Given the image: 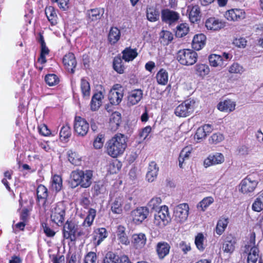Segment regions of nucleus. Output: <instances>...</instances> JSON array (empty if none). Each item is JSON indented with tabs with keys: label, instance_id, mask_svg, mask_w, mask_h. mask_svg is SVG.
<instances>
[{
	"label": "nucleus",
	"instance_id": "obj_1",
	"mask_svg": "<svg viewBox=\"0 0 263 263\" xmlns=\"http://www.w3.org/2000/svg\"><path fill=\"white\" fill-rule=\"evenodd\" d=\"M127 138L123 134L118 133L108 140L106 143L107 154L112 158L122 155L127 147Z\"/></svg>",
	"mask_w": 263,
	"mask_h": 263
},
{
	"label": "nucleus",
	"instance_id": "obj_2",
	"mask_svg": "<svg viewBox=\"0 0 263 263\" xmlns=\"http://www.w3.org/2000/svg\"><path fill=\"white\" fill-rule=\"evenodd\" d=\"M70 181L73 187L80 185L82 187L87 188L91 184L92 172L90 170H77L70 174Z\"/></svg>",
	"mask_w": 263,
	"mask_h": 263
},
{
	"label": "nucleus",
	"instance_id": "obj_3",
	"mask_svg": "<svg viewBox=\"0 0 263 263\" xmlns=\"http://www.w3.org/2000/svg\"><path fill=\"white\" fill-rule=\"evenodd\" d=\"M258 183V175L253 173L242 179L239 184V191L243 194L254 192Z\"/></svg>",
	"mask_w": 263,
	"mask_h": 263
},
{
	"label": "nucleus",
	"instance_id": "obj_4",
	"mask_svg": "<svg viewBox=\"0 0 263 263\" xmlns=\"http://www.w3.org/2000/svg\"><path fill=\"white\" fill-rule=\"evenodd\" d=\"M197 53L193 50L184 49L178 52L177 59L181 65L191 66L197 62Z\"/></svg>",
	"mask_w": 263,
	"mask_h": 263
},
{
	"label": "nucleus",
	"instance_id": "obj_5",
	"mask_svg": "<svg viewBox=\"0 0 263 263\" xmlns=\"http://www.w3.org/2000/svg\"><path fill=\"white\" fill-rule=\"evenodd\" d=\"M171 220L168 208L163 205L161 206L157 213L154 215L153 223L156 226L162 228L167 225Z\"/></svg>",
	"mask_w": 263,
	"mask_h": 263
},
{
	"label": "nucleus",
	"instance_id": "obj_6",
	"mask_svg": "<svg viewBox=\"0 0 263 263\" xmlns=\"http://www.w3.org/2000/svg\"><path fill=\"white\" fill-rule=\"evenodd\" d=\"M190 207L187 203H181L176 206L173 211L174 220L179 223L186 221L189 214Z\"/></svg>",
	"mask_w": 263,
	"mask_h": 263
},
{
	"label": "nucleus",
	"instance_id": "obj_7",
	"mask_svg": "<svg viewBox=\"0 0 263 263\" xmlns=\"http://www.w3.org/2000/svg\"><path fill=\"white\" fill-rule=\"evenodd\" d=\"M195 101L187 100L179 105L175 110V114L179 117H186L190 116L194 110Z\"/></svg>",
	"mask_w": 263,
	"mask_h": 263
},
{
	"label": "nucleus",
	"instance_id": "obj_8",
	"mask_svg": "<svg viewBox=\"0 0 263 263\" xmlns=\"http://www.w3.org/2000/svg\"><path fill=\"white\" fill-rule=\"evenodd\" d=\"M65 206L63 203L59 202L51 210V219L58 225L62 224L65 218Z\"/></svg>",
	"mask_w": 263,
	"mask_h": 263
},
{
	"label": "nucleus",
	"instance_id": "obj_9",
	"mask_svg": "<svg viewBox=\"0 0 263 263\" xmlns=\"http://www.w3.org/2000/svg\"><path fill=\"white\" fill-rule=\"evenodd\" d=\"M255 240L253 239L245 247L244 252L247 254L248 263H256L261 258L258 248L255 246Z\"/></svg>",
	"mask_w": 263,
	"mask_h": 263
},
{
	"label": "nucleus",
	"instance_id": "obj_10",
	"mask_svg": "<svg viewBox=\"0 0 263 263\" xmlns=\"http://www.w3.org/2000/svg\"><path fill=\"white\" fill-rule=\"evenodd\" d=\"M78 231V226L74 222L67 221L63 227V235L65 239H69L71 241L74 240L75 236L77 234L80 236L83 233Z\"/></svg>",
	"mask_w": 263,
	"mask_h": 263
},
{
	"label": "nucleus",
	"instance_id": "obj_11",
	"mask_svg": "<svg viewBox=\"0 0 263 263\" xmlns=\"http://www.w3.org/2000/svg\"><path fill=\"white\" fill-rule=\"evenodd\" d=\"M89 128V123L81 117L75 118L74 124V132L79 136L84 137L88 133Z\"/></svg>",
	"mask_w": 263,
	"mask_h": 263
},
{
	"label": "nucleus",
	"instance_id": "obj_12",
	"mask_svg": "<svg viewBox=\"0 0 263 263\" xmlns=\"http://www.w3.org/2000/svg\"><path fill=\"white\" fill-rule=\"evenodd\" d=\"M123 97V90L122 87L116 84L110 90L108 94V99L112 105H118L121 102Z\"/></svg>",
	"mask_w": 263,
	"mask_h": 263
},
{
	"label": "nucleus",
	"instance_id": "obj_13",
	"mask_svg": "<svg viewBox=\"0 0 263 263\" xmlns=\"http://www.w3.org/2000/svg\"><path fill=\"white\" fill-rule=\"evenodd\" d=\"M225 161L224 155L221 153H215L211 154L205 158L203 161V165L205 167H208L212 165H216L223 163Z\"/></svg>",
	"mask_w": 263,
	"mask_h": 263
},
{
	"label": "nucleus",
	"instance_id": "obj_14",
	"mask_svg": "<svg viewBox=\"0 0 263 263\" xmlns=\"http://www.w3.org/2000/svg\"><path fill=\"white\" fill-rule=\"evenodd\" d=\"M149 213V211L146 207H139L133 210L131 213L133 221L136 224L141 223L146 218Z\"/></svg>",
	"mask_w": 263,
	"mask_h": 263
},
{
	"label": "nucleus",
	"instance_id": "obj_15",
	"mask_svg": "<svg viewBox=\"0 0 263 263\" xmlns=\"http://www.w3.org/2000/svg\"><path fill=\"white\" fill-rule=\"evenodd\" d=\"M143 95V91L140 89L132 90L127 96V106H132L137 104L142 99Z\"/></svg>",
	"mask_w": 263,
	"mask_h": 263
},
{
	"label": "nucleus",
	"instance_id": "obj_16",
	"mask_svg": "<svg viewBox=\"0 0 263 263\" xmlns=\"http://www.w3.org/2000/svg\"><path fill=\"white\" fill-rule=\"evenodd\" d=\"M179 14L174 11L168 9H165L162 10L161 18L162 21L168 23L172 24L177 21L179 18Z\"/></svg>",
	"mask_w": 263,
	"mask_h": 263
},
{
	"label": "nucleus",
	"instance_id": "obj_17",
	"mask_svg": "<svg viewBox=\"0 0 263 263\" xmlns=\"http://www.w3.org/2000/svg\"><path fill=\"white\" fill-rule=\"evenodd\" d=\"M189 18L192 23H197L200 19V9L197 5H190L187 7Z\"/></svg>",
	"mask_w": 263,
	"mask_h": 263
},
{
	"label": "nucleus",
	"instance_id": "obj_18",
	"mask_svg": "<svg viewBox=\"0 0 263 263\" xmlns=\"http://www.w3.org/2000/svg\"><path fill=\"white\" fill-rule=\"evenodd\" d=\"M224 16L228 21H237L245 17V12L242 9H232L226 11Z\"/></svg>",
	"mask_w": 263,
	"mask_h": 263
},
{
	"label": "nucleus",
	"instance_id": "obj_19",
	"mask_svg": "<svg viewBox=\"0 0 263 263\" xmlns=\"http://www.w3.org/2000/svg\"><path fill=\"white\" fill-rule=\"evenodd\" d=\"M63 62L66 69L73 73L77 65V61L74 55L72 53L66 54L63 58Z\"/></svg>",
	"mask_w": 263,
	"mask_h": 263
},
{
	"label": "nucleus",
	"instance_id": "obj_20",
	"mask_svg": "<svg viewBox=\"0 0 263 263\" xmlns=\"http://www.w3.org/2000/svg\"><path fill=\"white\" fill-rule=\"evenodd\" d=\"M147 238L144 233L134 234L132 237V244L136 249H141L146 245Z\"/></svg>",
	"mask_w": 263,
	"mask_h": 263
},
{
	"label": "nucleus",
	"instance_id": "obj_21",
	"mask_svg": "<svg viewBox=\"0 0 263 263\" xmlns=\"http://www.w3.org/2000/svg\"><path fill=\"white\" fill-rule=\"evenodd\" d=\"M159 167L154 161L151 162L147 167V171L146 174V180L149 182L154 181L158 176Z\"/></svg>",
	"mask_w": 263,
	"mask_h": 263
},
{
	"label": "nucleus",
	"instance_id": "obj_22",
	"mask_svg": "<svg viewBox=\"0 0 263 263\" xmlns=\"http://www.w3.org/2000/svg\"><path fill=\"white\" fill-rule=\"evenodd\" d=\"M205 25L208 30L217 31L223 28L225 23L215 17H210L205 21Z\"/></svg>",
	"mask_w": 263,
	"mask_h": 263
},
{
	"label": "nucleus",
	"instance_id": "obj_23",
	"mask_svg": "<svg viewBox=\"0 0 263 263\" xmlns=\"http://www.w3.org/2000/svg\"><path fill=\"white\" fill-rule=\"evenodd\" d=\"M108 233L106 229L104 228H98L94 230L92 238L94 243L99 246L107 237Z\"/></svg>",
	"mask_w": 263,
	"mask_h": 263
},
{
	"label": "nucleus",
	"instance_id": "obj_24",
	"mask_svg": "<svg viewBox=\"0 0 263 263\" xmlns=\"http://www.w3.org/2000/svg\"><path fill=\"white\" fill-rule=\"evenodd\" d=\"M236 243V240L232 236H227L222 244V250L227 253H232L235 250Z\"/></svg>",
	"mask_w": 263,
	"mask_h": 263
},
{
	"label": "nucleus",
	"instance_id": "obj_25",
	"mask_svg": "<svg viewBox=\"0 0 263 263\" xmlns=\"http://www.w3.org/2000/svg\"><path fill=\"white\" fill-rule=\"evenodd\" d=\"M236 103L231 100H226L220 102L217 105V108L220 111L230 112L235 109Z\"/></svg>",
	"mask_w": 263,
	"mask_h": 263
},
{
	"label": "nucleus",
	"instance_id": "obj_26",
	"mask_svg": "<svg viewBox=\"0 0 263 263\" xmlns=\"http://www.w3.org/2000/svg\"><path fill=\"white\" fill-rule=\"evenodd\" d=\"M193 150V147L191 145L186 146L181 150L178 158L179 166L180 168H183V163L189 159Z\"/></svg>",
	"mask_w": 263,
	"mask_h": 263
},
{
	"label": "nucleus",
	"instance_id": "obj_27",
	"mask_svg": "<svg viewBox=\"0 0 263 263\" xmlns=\"http://www.w3.org/2000/svg\"><path fill=\"white\" fill-rule=\"evenodd\" d=\"M171 247L166 242H158L156 246V252L158 257L162 259L167 256L170 252Z\"/></svg>",
	"mask_w": 263,
	"mask_h": 263
},
{
	"label": "nucleus",
	"instance_id": "obj_28",
	"mask_svg": "<svg viewBox=\"0 0 263 263\" xmlns=\"http://www.w3.org/2000/svg\"><path fill=\"white\" fill-rule=\"evenodd\" d=\"M206 36L202 33L195 35L192 41V47L195 50H199L205 45Z\"/></svg>",
	"mask_w": 263,
	"mask_h": 263
},
{
	"label": "nucleus",
	"instance_id": "obj_29",
	"mask_svg": "<svg viewBox=\"0 0 263 263\" xmlns=\"http://www.w3.org/2000/svg\"><path fill=\"white\" fill-rule=\"evenodd\" d=\"M104 13L103 8H95L87 10V16L90 21H98L101 19Z\"/></svg>",
	"mask_w": 263,
	"mask_h": 263
},
{
	"label": "nucleus",
	"instance_id": "obj_30",
	"mask_svg": "<svg viewBox=\"0 0 263 263\" xmlns=\"http://www.w3.org/2000/svg\"><path fill=\"white\" fill-rule=\"evenodd\" d=\"M209 61L210 65L214 67H223L227 65V62H223L222 57L216 54H212L209 55Z\"/></svg>",
	"mask_w": 263,
	"mask_h": 263
},
{
	"label": "nucleus",
	"instance_id": "obj_31",
	"mask_svg": "<svg viewBox=\"0 0 263 263\" xmlns=\"http://www.w3.org/2000/svg\"><path fill=\"white\" fill-rule=\"evenodd\" d=\"M124 198L123 196H118L112 201L111 204V211L117 214H120L122 212V205H123Z\"/></svg>",
	"mask_w": 263,
	"mask_h": 263
},
{
	"label": "nucleus",
	"instance_id": "obj_32",
	"mask_svg": "<svg viewBox=\"0 0 263 263\" xmlns=\"http://www.w3.org/2000/svg\"><path fill=\"white\" fill-rule=\"evenodd\" d=\"M125 228L122 226H118L117 236L120 243L128 246L130 243V240L125 233Z\"/></svg>",
	"mask_w": 263,
	"mask_h": 263
},
{
	"label": "nucleus",
	"instance_id": "obj_33",
	"mask_svg": "<svg viewBox=\"0 0 263 263\" xmlns=\"http://www.w3.org/2000/svg\"><path fill=\"white\" fill-rule=\"evenodd\" d=\"M103 98L104 96L101 92L96 93L93 96L90 103V108L92 111H96L100 108Z\"/></svg>",
	"mask_w": 263,
	"mask_h": 263
},
{
	"label": "nucleus",
	"instance_id": "obj_34",
	"mask_svg": "<svg viewBox=\"0 0 263 263\" xmlns=\"http://www.w3.org/2000/svg\"><path fill=\"white\" fill-rule=\"evenodd\" d=\"M122 53V59L128 62L133 61L138 55L137 50L130 48H126Z\"/></svg>",
	"mask_w": 263,
	"mask_h": 263
},
{
	"label": "nucleus",
	"instance_id": "obj_35",
	"mask_svg": "<svg viewBox=\"0 0 263 263\" xmlns=\"http://www.w3.org/2000/svg\"><path fill=\"white\" fill-rule=\"evenodd\" d=\"M121 122V116L119 112H114L111 115L109 119V125L112 130H117Z\"/></svg>",
	"mask_w": 263,
	"mask_h": 263
},
{
	"label": "nucleus",
	"instance_id": "obj_36",
	"mask_svg": "<svg viewBox=\"0 0 263 263\" xmlns=\"http://www.w3.org/2000/svg\"><path fill=\"white\" fill-rule=\"evenodd\" d=\"M68 161L73 165L79 166L82 163V157L77 152L69 150L67 153Z\"/></svg>",
	"mask_w": 263,
	"mask_h": 263
},
{
	"label": "nucleus",
	"instance_id": "obj_37",
	"mask_svg": "<svg viewBox=\"0 0 263 263\" xmlns=\"http://www.w3.org/2000/svg\"><path fill=\"white\" fill-rule=\"evenodd\" d=\"M120 36V30L117 27H111L108 33V39L111 44H115L119 40Z\"/></svg>",
	"mask_w": 263,
	"mask_h": 263
},
{
	"label": "nucleus",
	"instance_id": "obj_38",
	"mask_svg": "<svg viewBox=\"0 0 263 263\" xmlns=\"http://www.w3.org/2000/svg\"><path fill=\"white\" fill-rule=\"evenodd\" d=\"M195 74L201 78L208 75L210 72V68L207 65L203 64H197L194 67Z\"/></svg>",
	"mask_w": 263,
	"mask_h": 263
},
{
	"label": "nucleus",
	"instance_id": "obj_39",
	"mask_svg": "<svg viewBox=\"0 0 263 263\" xmlns=\"http://www.w3.org/2000/svg\"><path fill=\"white\" fill-rule=\"evenodd\" d=\"M156 78L159 84L165 85L168 80V72L166 70L162 68L157 72Z\"/></svg>",
	"mask_w": 263,
	"mask_h": 263
},
{
	"label": "nucleus",
	"instance_id": "obj_40",
	"mask_svg": "<svg viewBox=\"0 0 263 263\" xmlns=\"http://www.w3.org/2000/svg\"><path fill=\"white\" fill-rule=\"evenodd\" d=\"M146 16L149 21L156 22L159 19V12L156 7H149L147 9Z\"/></svg>",
	"mask_w": 263,
	"mask_h": 263
},
{
	"label": "nucleus",
	"instance_id": "obj_41",
	"mask_svg": "<svg viewBox=\"0 0 263 263\" xmlns=\"http://www.w3.org/2000/svg\"><path fill=\"white\" fill-rule=\"evenodd\" d=\"M45 14L52 24L57 23V15L54 8L52 6L47 7L45 10Z\"/></svg>",
	"mask_w": 263,
	"mask_h": 263
},
{
	"label": "nucleus",
	"instance_id": "obj_42",
	"mask_svg": "<svg viewBox=\"0 0 263 263\" xmlns=\"http://www.w3.org/2000/svg\"><path fill=\"white\" fill-rule=\"evenodd\" d=\"M173 40V34L168 31L162 30L160 34L161 43L164 45H168Z\"/></svg>",
	"mask_w": 263,
	"mask_h": 263
},
{
	"label": "nucleus",
	"instance_id": "obj_43",
	"mask_svg": "<svg viewBox=\"0 0 263 263\" xmlns=\"http://www.w3.org/2000/svg\"><path fill=\"white\" fill-rule=\"evenodd\" d=\"M122 60L119 57H116L114 60V69L119 73H123L124 71L125 67Z\"/></svg>",
	"mask_w": 263,
	"mask_h": 263
},
{
	"label": "nucleus",
	"instance_id": "obj_44",
	"mask_svg": "<svg viewBox=\"0 0 263 263\" xmlns=\"http://www.w3.org/2000/svg\"><path fill=\"white\" fill-rule=\"evenodd\" d=\"M96 216V211L93 209H90L88 211V215L84 219L83 225L84 226L90 227Z\"/></svg>",
	"mask_w": 263,
	"mask_h": 263
},
{
	"label": "nucleus",
	"instance_id": "obj_45",
	"mask_svg": "<svg viewBox=\"0 0 263 263\" xmlns=\"http://www.w3.org/2000/svg\"><path fill=\"white\" fill-rule=\"evenodd\" d=\"M252 210L255 212H260L263 210V192L255 200L252 206Z\"/></svg>",
	"mask_w": 263,
	"mask_h": 263
},
{
	"label": "nucleus",
	"instance_id": "obj_46",
	"mask_svg": "<svg viewBox=\"0 0 263 263\" xmlns=\"http://www.w3.org/2000/svg\"><path fill=\"white\" fill-rule=\"evenodd\" d=\"M189 31V27L186 23H182L176 28V35L179 37H182L186 35Z\"/></svg>",
	"mask_w": 263,
	"mask_h": 263
},
{
	"label": "nucleus",
	"instance_id": "obj_47",
	"mask_svg": "<svg viewBox=\"0 0 263 263\" xmlns=\"http://www.w3.org/2000/svg\"><path fill=\"white\" fill-rule=\"evenodd\" d=\"M228 224V220L227 218H221L220 219L217 224L216 228V233L220 235H221L223 232L225 231L226 228H227Z\"/></svg>",
	"mask_w": 263,
	"mask_h": 263
},
{
	"label": "nucleus",
	"instance_id": "obj_48",
	"mask_svg": "<svg viewBox=\"0 0 263 263\" xmlns=\"http://www.w3.org/2000/svg\"><path fill=\"white\" fill-rule=\"evenodd\" d=\"M62 186V180L59 175H54L52 179L51 187L56 192L60 191Z\"/></svg>",
	"mask_w": 263,
	"mask_h": 263
},
{
	"label": "nucleus",
	"instance_id": "obj_49",
	"mask_svg": "<svg viewBox=\"0 0 263 263\" xmlns=\"http://www.w3.org/2000/svg\"><path fill=\"white\" fill-rule=\"evenodd\" d=\"M37 197L39 200H43V203L45 202V199L48 196V191L47 188L43 185L38 186L36 190Z\"/></svg>",
	"mask_w": 263,
	"mask_h": 263
},
{
	"label": "nucleus",
	"instance_id": "obj_50",
	"mask_svg": "<svg viewBox=\"0 0 263 263\" xmlns=\"http://www.w3.org/2000/svg\"><path fill=\"white\" fill-rule=\"evenodd\" d=\"M214 202V199L212 197L204 198L197 205V208H200L203 212Z\"/></svg>",
	"mask_w": 263,
	"mask_h": 263
},
{
	"label": "nucleus",
	"instance_id": "obj_51",
	"mask_svg": "<svg viewBox=\"0 0 263 263\" xmlns=\"http://www.w3.org/2000/svg\"><path fill=\"white\" fill-rule=\"evenodd\" d=\"M224 139V137L222 134L220 133H216L209 138V143L211 144H217Z\"/></svg>",
	"mask_w": 263,
	"mask_h": 263
},
{
	"label": "nucleus",
	"instance_id": "obj_52",
	"mask_svg": "<svg viewBox=\"0 0 263 263\" xmlns=\"http://www.w3.org/2000/svg\"><path fill=\"white\" fill-rule=\"evenodd\" d=\"M204 239V236L201 233L198 234L195 237V243L197 248L200 251H203L205 248V246L203 244Z\"/></svg>",
	"mask_w": 263,
	"mask_h": 263
},
{
	"label": "nucleus",
	"instance_id": "obj_53",
	"mask_svg": "<svg viewBox=\"0 0 263 263\" xmlns=\"http://www.w3.org/2000/svg\"><path fill=\"white\" fill-rule=\"evenodd\" d=\"M162 202L161 199L158 197H155L151 199L147 204L148 208L152 210H156L158 209Z\"/></svg>",
	"mask_w": 263,
	"mask_h": 263
},
{
	"label": "nucleus",
	"instance_id": "obj_54",
	"mask_svg": "<svg viewBox=\"0 0 263 263\" xmlns=\"http://www.w3.org/2000/svg\"><path fill=\"white\" fill-rule=\"evenodd\" d=\"M45 80L49 86H54L58 84L59 79L54 74H49L46 76Z\"/></svg>",
	"mask_w": 263,
	"mask_h": 263
},
{
	"label": "nucleus",
	"instance_id": "obj_55",
	"mask_svg": "<svg viewBox=\"0 0 263 263\" xmlns=\"http://www.w3.org/2000/svg\"><path fill=\"white\" fill-rule=\"evenodd\" d=\"M81 88L84 96H89L90 90L89 83L84 79H81Z\"/></svg>",
	"mask_w": 263,
	"mask_h": 263
},
{
	"label": "nucleus",
	"instance_id": "obj_56",
	"mask_svg": "<svg viewBox=\"0 0 263 263\" xmlns=\"http://www.w3.org/2000/svg\"><path fill=\"white\" fill-rule=\"evenodd\" d=\"M71 134V129L69 125H64L60 132V138L65 140L69 138Z\"/></svg>",
	"mask_w": 263,
	"mask_h": 263
},
{
	"label": "nucleus",
	"instance_id": "obj_57",
	"mask_svg": "<svg viewBox=\"0 0 263 263\" xmlns=\"http://www.w3.org/2000/svg\"><path fill=\"white\" fill-rule=\"evenodd\" d=\"M244 71L243 67L238 63H233L229 68V72L231 73L241 74Z\"/></svg>",
	"mask_w": 263,
	"mask_h": 263
},
{
	"label": "nucleus",
	"instance_id": "obj_58",
	"mask_svg": "<svg viewBox=\"0 0 263 263\" xmlns=\"http://www.w3.org/2000/svg\"><path fill=\"white\" fill-rule=\"evenodd\" d=\"M119 257L112 252H108L106 254L104 259V263H117L119 260Z\"/></svg>",
	"mask_w": 263,
	"mask_h": 263
},
{
	"label": "nucleus",
	"instance_id": "obj_59",
	"mask_svg": "<svg viewBox=\"0 0 263 263\" xmlns=\"http://www.w3.org/2000/svg\"><path fill=\"white\" fill-rule=\"evenodd\" d=\"M104 137L102 135H99L95 139L93 146L96 149H100L103 147Z\"/></svg>",
	"mask_w": 263,
	"mask_h": 263
},
{
	"label": "nucleus",
	"instance_id": "obj_60",
	"mask_svg": "<svg viewBox=\"0 0 263 263\" xmlns=\"http://www.w3.org/2000/svg\"><path fill=\"white\" fill-rule=\"evenodd\" d=\"M97 256L95 252H90L87 254L84 259V263H96Z\"/></svg>",
	"mask_w": 263,
	"mask_h": 263
},
{
	"label": "nucleus",
	"instance_id": "obj_61",
	"mask_svg": "<svg viewBox=\"0 0 263 263\" xmlns=\"http://www.w3.org/2000/svg\"><path fill=\"white\" fill-rule=\"evenodd\" d=\"M233 44L239 48H245L247 45V41L242 37H238L234 40Z\"/></svg>",
	"mask_w": 263,
	"mask_h": 263
},
{
	"label": "nucleus",
	"instance_id": "obj_62",
	"mask_svg": "<svg viewBox=\"0 0 263 263\" xmlns=\"http://www.w3.org/2000/svg\"><path fill=\"white\" fill-rule=\"evenodd\" d=\"M53 2L58 4L60 8L63 10H66L68 8V3L69 0H51Z\"/></svg>",
	"mask_w": 263,
	"mask_h": 263
},
{
	"label": "nucleus",
	"instance_id": "obj_63",
	"mask_svg": "<svg viewBox=\"0 0 263 263\" xmlns=\"http://www.w3.org/2000/svg\"><path fill=\"white\" fill-rule=\"evenodd\" d=\"M152 130L149 126H146L142 129L139 134L140 137L143 139L145 140L148 136Z\"/></svg>",
	"mask_w": 263,
	"mask_h": 263
},
{
	"label": "nucleus",
	"instance_id": "obj_64",
	"mask_svg": "<svg viewBox=\"0 0 263 263\" xmlns=\"http://www.w3.org/2000/svg\"><path fill=\"white\" fill-rule=\"evenodd\" d=\"M179 247L184 254H186L191 250L190 243L185 241H181L179 243Z\"/></svg>",
	"mask_w": 263,
	"mask_h": 263
}]
</instances>
